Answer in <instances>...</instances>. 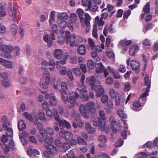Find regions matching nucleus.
<instances>
[{"mask_svg":"<svg viewBox=\"0 0 158 158\" xmlns=\"http://www.w3.org/2000/svg\"><path fill=\"white\" fill-rule=\"evenodd\" d=\"M98 78L97 76H91L86 78V82L90 85L92 89L96 91L97 92L96 96L99 97L103 94L104 90L100 85V82L97 80Z\"/></svg>","mask_w":158,"mask_h":158,"instance_id":"obj_1","label":"nucleus"},{"mask_svg":"<svg viewBox=\"0 0 158 158\" xmlns=\"http://www.w3.org/2000/svg\"><path fill=\"white\" fill-rule=\"evenodd\" d=\"M95 103L93 102H89L84 106L81 104L80 106L79 110L81 114L86 118H88L89 115V112L94 114L96 112Z\"/></svg>","mask_w":158,"mask_h":158,"instance_id":"obj_2","label":"nucleus"},{"mask_svg":"<svg viewBox=\"0 0 158 158\" xmlns=\"http://www.w3.org/2000/svg\"><path fill=\"white\" fill-rule=\"evenodd\" d=\"M52 29L53 32L52 33L49 35L46 34L43 37L44 40L47 43L49 47L52 45L53 40H55V35L57 34L58 32L57 25L56 24H53L52 27Z\"/></svg>","mask_w":158,"mask_h":158,"instance_id":"obj_3","label":"nucleus"},{"mask_svg":"<svg viewBox=\"0 0 158 158\" xmlns=\"http://www.w3.org/2000/svg\"><path fill=\"white\" fill-rule=\"evenodd\" d=\"M99 113L101 118L98 117L97 119H95L93 121V124L94 126L95 127L99 126L100 129L102 131H104L106 123L105 116V113L104 110H100Z\"/></svg>","mask_w":158,"mask_h":158,"instance_id":"obj_4","label":"nucleus"},{"mask_svg":"<svg viewBox=\"0 0 158 158\" xmlns=\"http://www.w3.org/2000/svg\"><path fill=\"white\" fill-rule=\"evenodd\" d=\"M0 49L2 52H4V53L1 54V56L8 59L11 58L10 54L12 52L14 49L12 46L9 45H3L1 46Z\"/></svg>","mask_w":158,"mask_h":158,"instance_id":"obj_5","label":"nucleus"},{"mask_svg":"<svg viewBox=\"0 0 158 158\" xmlns=\"http://www.w3.org/2000/svg\"><path fill=\"white\" fill-rule=\"evenodd\" d=\"M151 80L149 79L148 75H146L144 77V85L147 86L146 89H143V90L144 92L141 96L140 98L142 99L145 100L146 98L148 95V92L150 91L151 85Z\"/></svg>","mask_w":158,"mask_h":158,"instance_id":"obj_6","label":"nucleus"},{"mask_svg":"<svg viewBox=\"0 0 158 158\" xmlns=\"http://www.w3.org/2000/svg\"><path fill=\"white\" fill-rule=\"evenodd\" d=\"M72 116L75 117V118L74 120L73 126L75 128L77 127H81L83 125V123L80 119V116L78 113H77L75 111H74L72 113Z\"/></svg>","mask_w":158,"mask_h":158,"instance_id":"obj_7","label":"nucleus"},{"mask_svg":"<svg viewBox=\"0 0 158 158\" xmlns=\"http://www.w3.org/2000/svg\"><path fill=\"white\" fill-rule=\"evenodd\" d=\"M46 148L47 151L44 152V156L47 158H53V154L57 152L56 148L53 145H49Z\"/></svg>","mask_w":158,"mask_h":158,"instance_id":"obj_8","label":"nucleus"},{"mask_svg":"<svg viewBox=\"0 0 158 158\" xmlns=\"http://www.w3.org/2000/svg\"><path fill=\"white\" fill-rule=\"evenodd\" d=\"M62 91L61 92L62 99L66 103L69 101V98H68V95L66 93L68 90L66 84L65 82H62L61 85Z\"/></svg>","mask_w":158,"mask_h":158,"instance_id":"obj_9","label":"nucleus"},{"mask_svg":"<svg viewBox=\"0 0 158 158\" xmlns=\"http://www.w3.org/2000/svg\"><path fill=\"white\" fill-rule=\"evenodd\" d=\"M8 12L10 16L13 18V21H15L16 18V10L14 6H13V8H12L10 3H9Z\"/></svg>","mask_w":158,"mask_h":158,"instance_id":"obj_10","label":"nucleus"},{"mask_svg":"<svg viewBox=\"0 0 158 158\" xmlns=\"http://www.w3.org/2000/svg\"><path fill=\"white\" fill-rule=\"evenodd\" d=\"M69 31H66L65 33V36H59L58 38V42L60 44H63L66 41V44H68L69 43Z\"/></svg>","mask_w":158,"mask_h":158,"instance_id":"obj_11","label":"nucleus"},{"mask_svg":"<svg viewBox=\"0 0 158 158\" xmlns=\"http://www.w3.org/2000/svg\"><path fill=\"white\" fill-rule=\"evenodd\" d=\"M121 123L118 120L112 121L111 123V127L114 131H116L121 130Z\"/></svg>","mask_w":158,"mask_h":158,"instance_id":"obj_12","label":"nucleus"},{"mask_svg":"<svg viewBox=\"0 0 158 158\" xmlns=\"http://www.w3.org/2000/svg\"><path fill=\"white\" fill-rule=\"evenodd\" d=\"M85 76L84 74H82L81 77V81L82 85H80L77 88V89L80 92L82 93L87 91L86 89V87L84 85L85 82Z\"/></svg>","mask_w":158,"mask_h":158,"instance_id":"obj_13","label":"nucleus"},{"mask_svg":"<svg viewBox=\"0 0 158 158\" xmlns=\"http://www.w3.org/2000/svg\"><path fill=\"white\" fill-rule=\"evenodd\" d=\"M104 23V21L103 20L102 18H99V16H97L95 19V24L94 25L93 27L96 26L97 27V26H98V29L100 30H102Z\"/></svg>","mask_w":158,"mask_h":158,"instance_id":"obj_14","label":"nucleus"},{"mask_svg":"<svg viewBox=\"0 0 158 158\" xmlns=\"http://www.w3.org/2000/svg\"><path fill=\"white\" fill-rule=\"evenodd\" d=\"M78 97V94L77 93H74L72 96L70 95V108L73 107L75 103L76 100Z\"/></svg>","mask_w":158,"mask_h":158,"instance_id":"obj_15","label":"nucleus"},{"mask_svg":"<svg viewBox=\"0 0 158 158\" xmlns=\"http://www.w3.org/2000/svg\"><path fill=\"white\" fill-rule=\"evenodd\" d=\"M130 64L132 69L135 72L138 73L140 67L139 63L135 60H132L130 61Z\"/></svg>","mask_w":158,"mask_h":158,"instance_id":"obj_16","label":"nucleus"},{"mask_svg":"<svg viewBox=\"0 0 158 158\" xmlns=\"http://www.w3.org/2000/svg\"><path fill=\"white\" fill-rule=\"evenodd\" d=\"M139 50V47L136 44L131 46L129 49V54L131 56L135 55Z\"/></svg>","mask_w":158,"mask_h":158,"instance_id":"obj_17","label":"nucleus"},{"mask_svg":"<svg viewBox=\"0 0 158 158\" xmlns=\"http://www.w3.org/2000/svg\"><path fill=\"white\" fill-rule=\"evenodd\" d=\"M43 79L44 81V82L47 84H50L51 76L49 72L47 70L44 71L43 73Z\"/></svg>","mask_w":158,"mask_h":158,"instance_id":"obj_18","label":"nucleus"},{"mask_svg":"<svg viewBox=\"0 0 158 158\" xmlns=\"http://www.w3.org/2000/svg\"><path fill=\"white\" fill-rule=\"evenodd\" d=\"M98 140L99 142V146L101 148H103L106 145L107 139L106 137L103 135H101L98 137Z\"/></svg>","mask_w":158,"mask_h":158,"instance_id":"obj_19","label":"nucleus"},{"mask_svg":"<svg viewBox=\"0 0 158 158\" xmlns=\"http://www.w3.org/2000/svg\"><path fill=\"white\" fill-rule=\"evenodd\" d=\"M113 108V103L111 100H109L107 102L106 105L104 109L106 113L108 114H110L111 112V109Z\"/></svg>","mask_w":158,"mask_h":158,"instance_id":"obj_20","label":"nucleus"},{"mask_svg":"<svg viewBox=\"0 0 158 158\" xmlns=\"http://www.w3.org/2000/svg\"><path fill=\"white\" fill-rule=\"evenodd\" d=\"M85 128L86 131L89 133H93L95 131L94 128L91 126L89 122H85Z\"/></svg>","mask_w":158,"mask_h":158,"instance_id":"obj_21","label":"nucleus"},{"mask_svg":"<svg viewBox=\"0 0 158 158\" xmlns=\"http://www.w3.org/2000/svg\"><path fill=\"white\" fill-rule=\"evenodd\" d=\"M75 34H70V46L72 47L75 46L76 47L78 46V44H75Z\"/></svg>","mask_w":158,"mask_h":158,"instance_id":"obj_22","label":"nucleus"},{"mask_svg":"<svg viewBox=\"0 0 158 158\" xmlns=\"http://www.w3.org/2000/svg\"><path fill=\"white\" fill-rule=\"evenodd\" d=\"M78 53L80 55H84L86 52L85 46L84 44L80 45L77 49Z\"/></svg>","mask_w":158,"mask_h":158,"instance_id":"obj_23","label":"nucleus"},{"mask_svg":"<svg viewBox=\"0 0 158 158\" xmlns=\"http://www.w3.org/2000/svg\"><path fill=\"white\" fill-rule=\"evenodd\" d=\"M63 52L62 50L60 49H57L55 50L54 53V57L57 59H60L63 55Z\"/></svg>","mask_w":158,"mask_h":158,"instance_id":"obj_24","label":"nucleus"},{"mask_svg":"<svg viewBox=\"0 0 158 158\" xmlns=\"http://www.w3.org/2000/svg\"><path fill=\"white\" fill-rule=\"evenodd\" d=\"M96 71L98 73H102L104 70V68L101 62L98 63L96 64Z\"/></svg>","mask_w":158,"mask_h":158,"instance_id":"obj_25","label":"nucleus"},{"mask_svg":"<svg viewBox=\"0 0 158 158\" xmlns=\"http://www.w3.org/2000/svg\"><path fill=\"white\" fill-rule=\"evenodd\" d=\"M60 135L61 137L64 138L66 140H69V131L62 130L60 133Z\"/></svg>","mask_w":158,"mask_h":158,"instance_id":"obj_26","label":"nucleus"},{"mask_svg":"<svg viewBox=\"0 0 158 158\" xmlns=\"http://www.w3.org/2000/svg\"><path fill=\"white\" fill-rule=\"evenodd\" d=\"M59 126L60 128L66 127L68 128L69 126V123L65 120H60L59 122Z\"/></svg>","mask_w":158,"mask_h":158,"instance_id":"obj_27","label":"nucleus"},{"mask_svg":"<svg viewBox=\"0 0 158 158\" xmlns=\"http://www.w3.org/2000/svg\"><path fill=\"white\" fill-rule=\"evenodd\" d=\"M85 17V19H84V21L81 22L82 23H85V24L86 26H89L90 25V21L91 20V17L87 13H86L84 15Z\"/></svg>","mask_w":158,"mask_h":158,"instance_id":"obj_28","label":"nucleus"},{"mask_svg":"<svg viewBox=\"0 0 158 158\" xmlns=\"http://www.w3.org/2000/svg\"><path fill=\"white\" fill-rule=\"evenodd\" d=\"M18 128L20 131H22L26 128V125L23 120H22L18 123Z\"/></svg>","mask_w":158,"mask_h":158,"instance_id":"obj_29","label":"nucleus"},{"mask_svg":"<svg viewBox=\"0 0 158 158\" xmlns=\"http://www.w3.org/2000/svg\"><path fill=\"white\" fill-rule=\"evenodd\" d=\"M57 17L60 20H63L68 18V15L65 12L59 13L57 15Z\"/></svg>","mask_w":158,"mask_h":158,"instance_id":"obj_30","label":"nucleus"},{"mask_svg":"<svg viewBox=\"0 0 158 158\" xmlns=\"http://www.w3.org/2000/svg\"><path fill=\"white\" fill-rule=\"evenodd\" d=\"M128 130V126L127 123L125 121L124 122V130L121 134V136L124 139L127 138V132Z\"/></svg>","mask_w":158,"mask_h":158,"instance_id":"obj_31","label":"nucleus"},{"mask_svg":"<svg viewBox=\"0 0 158 158\" xmlns=\"http://www.w3.org/2000/svg\"><path fill=\"white\" fill-rule=\"evenodd\" d=\"M132 43L131 40H127L126 39L121 40L119 43L120 45L122 46H125L131 44Z\"/></svg>","mask_w":158,"mask_h":158,"instance_id":"obj_32","label":"nucleus"},{"mask_svg":"<svg viewBox=\"0 0 158 158\" xmlns=\"http://www.w3.org/2000/svg\"><path fill=\"white\" fill-rule=\"evenodd\" d=\"M3 61L1 63L6 68H10L12 67L11 62L8 60H7L2 59Z\"/></svg>","mask_w":158,"mask_h":158,"instance_id":"obj_33","label":"nucleus"},{"mask_svg":"<svg viewBox=\"0 0 158 158\" xmlns=\"http://www.w3.org/2000/svg\"><path fill=\"white\" fill-rule=\"evenodd\" d=\"M53 141V140L52 137L48 136H47L44 140V142L48 144V145L47 146H48L49 145H51V143H52ZM45 146L46 147L47 146L45 145Z\"/></svg>","mask_w":158,"mask_h":158,"instance_id":"obj_34","label":"nucleus"},{"mask_svg":"<svg viewBox=\"0 0 158 158\" xmlns=\"http://www.w3.org/2000/svg\"><path fill=\"white\" fill-rule=\"evenodd\" d=\"M109 94L111 98L112 99L119 96L118 93L115 92L114 90L112 88L110 89Z\"/></svg>","mask_w":158,"mask_h":158,"instance_id":"obj_35","label":"nucleus"},{"mask_svg":"<svg viewBox=\"0 0 158 158\" xmlns=\"http://www.w3.org/2000/svg\"><path fill=\"white\" fill-rule=\"evenodd\" d=\"M77 13L78 14L80 18L81 22H83L84 21V18L83 17L84 13V11L81 9H78L77 10Z\"/></svg>","mask_w":158,"mask_h":158,"instance_id":"obj_36","label":"nucleus"},{"mask_svg":"<svg viewBox=\"0 0 158 158\" xmlns=\"http://www.w3.org/2000/svg\"><path fill=\"white\" fill-rule=\"evenodd\" d=\"M117 113L119 116L123 119H125L127 118V115L126 113L122 110H118L117 111Z\"/></svg>","mask_w":158,"mask_h":158,"instance_id":"obj_37","label":"nucleus"},{"mask_svg":"<svg viewBox=\"0 0 158 158\" xmlns=\"http://www.w3.org/2000/svg\"><path fill=\"white\" fill-rule=\"evenodd\" d=\"M38 115L40 120L43 121H46L47 120L45 113L43 111H40L38 114Z\"/></svg>","mask_w":158,"mask_h":158,"instance_id":"obj_38","label":"nucleus"},{"mask_svg":"<svg viewBox=\"0 0 158 158\" xmlns=\"http://www.w3.org/2000/svg\"><path fill=\"white\" fill-rule=\"evenodd\" d=\"M77 141L79 145L87 146V143L83 139L79 136L77 139Z\"/></svg>","mask_w":158,"mask_h":158,"instance_id":"obj_39","label":"nucleus"},{"mask_svg":"<svg viewBox=\"0 0 158 158\" xmlns=\"http://www.w3.org/2000/svg\"><path fill=\"white\" fill-rule=\"evenodd\" d=\"M143 10L145 14L148 13L150 11V4L149 2H148L144 6L143 8Z\"/></svg>","mask_w":158,"mask_h":158,"instance_id":"obj_40","label":"nucleus"},{"mask_svg":"<svg viewBox=\"0 0 158 158\" xmlns=\"http://www.w3.org/2000/svg\"><path fill=\"white\" fill-rule=\"evenodd\" d=\"M68 58V56L65 57L64 59L63 60H61L60 61H57L56 62V67L57 68H59L62 67L60 65V64H65L66 63V60Z\"/></svg>","mask_w":158,"mask_h":158,"instance_id":"obj_41","label":"nucleus"},{"mask_svg":"<svg viewBox=\"0 0 158 158\" xmlns=\"http://www.w3.org/2000/svg\"><path fill=\"white\" fill-rule=\"evenodd\" d=\"M77 17L76 15L73 13L70 15V23H74L77 20Z\"/></svg>","mask_w":158,"mask_h":158,"instance_id":"obj_42","label":"nucleus"},{"mask_svg":"<svg viewBox=\"0 0 158 158\" xmlns=\"http://www.w3.org/2000/svg\"><path fill=\"white\" fill-rule=\"evenodd\" d=\"M58 25L60 27L62 28H64L68 26L69 28V25L67 24V22L65 21H61L58 23Z\"/></svg>","mask_w":158,"mask_h":158,"instance_id":"obj_43","label":"nucleus"},{"mask_svg":"<svg viewBox=\"0 0 158 158\" xmlns=\"http://www.w3.org/2000/svg\"><path fill=\"white\" fill-rule=\"evenodd\" d=\"M55 12L54 10L52 11L51 13L50 18L49 19V24L50 25H51L52 23V21L53 22L55 21Z\"/></svg>","mask_w":158,"mask_h":158,"instance_id":"obj_44","label":"nucleus"},{"mask_svg":"<svg viewBox=\"0 0 158 158\" xmlns=\"http://www.w3.org/2000/svg\"><path fill=\"white\" fill-rule=\"evenodd\" d=\"M5 130L7 132L6 133V134L8 136L10 137H12L13 136V132L12 128L9 127L6 128Z\"/></svg>","mask_w":158,"mask_h":158,"instance_id":"obj_45","label":"nucleus"},{"mask_svg":"<svg viewBox=\"0 0 158 158\" xmlns=\"http://www.w3.org/2000/svg\"><path fill=\"white\" fill-rule=\"evenodd\" d=\"M91 1H82V4L84 7H87L88 8L91 5Z\"/></svg>","mask_w":158,"mask_h":158,"instance_id":"obj_46","label":"nucleus"},{"mask_svg":"<svg viewBox=\"0 0 158 158\" xmlns=\"http://www.w3.org/2000/svg\"><path fill=\"white\" fill-rule=\"evenodd\" d=\"M18 27L15 24H13L12 25L11 30L14 35H15L17 32Z\"/></svg>","mask_w":158,"mask_h":158,"instance_id":"obj_47","label":"nucleus"},{"mask_svg":"<svg viewBox=\"0 0 158 158\" xmlns=\"http://www.w3.org/2000/svg\"><path fill=\"white\" fill-rule=\"evenodd\" d=\"M1 148L2 149L4 150V153L5 154H7L10 151L9 146H7L5 143L2 144Z\"/></svg>","mask_w":158,"mask_h":158,"instance_id":"obj_48","label":"nucleus"},{"mask_svg":"<svg viewBox=\"0 0 158 158\" xmlns=\"http://www.w3.org/2000/svg\"><path fill=\"white\" fill-rule=\"evenodd\" d=\"M133 109L135 110H136V108L140 107L141 106V104L139 103V101H135L133 102Z\"/></svg>","mask_w":158,"mask_h":158,"instance_id":"obj_49","label":"nucleus"},{"mask_svg":"<svg viewBox=\"0 0 158 158\" xmlns=\"http://www.w3.org/2000/svg\"><path fill=\"white\" fill-rule=\"evenodd\" d=\"M98 7L97 5H94L92 6L91 5L89 6L88 8L86 9V10H89L93 12H95L97 11L98 9Z\"/></svg>","mask_w":158,"mask_h":158,"instance_id":"obj_50","label":"nucleus"},{"mask_svg":"<svg viewBox=\"0 0 158 158\" xmlns=\"http://www.w3.org/2000/svg\"><path fill=\"white\" fill-rule=\"evenodd\" d=\"M23 115L27 119H29L30 121H32L34 120L31 114H29L27 112L24 113Z\"/></svg>","mask_w":158,"mask_h":158,"instance_id":"obj_51","label":"nucleus"},{"mask_svg":"<svg viewBox=\"0 0 158 158\" xmlns=\"http://www.w3.org/2000/svg\"><path fill=\"white\" fill-rule=\"evenodd\" d=\"M72 72L76 75H79L81 73L80 69L78 67H75L72 69Z\"/></svg>","mask_w":158,"mask_h":158,"instance_id":"obj_52","label":"nucleus"},{"mask_svg":"<svg viewBox=\"0 0 158 158\" xmlns=\"http://www.w3.org/2000/svg\"><path fill=\"white\" fill-rule=\"evenodd\" d=\"M106 54L107 56L109 58H114V52L111 50L107 49L106 51Z\"/></svg>","mask_w":158,"mask_h":158,"instance_id":"obj_53","label":"nucleus"},{"mask_svg":"<svg viewBox=\"0 0 158 158\" xmlns=\"http://www.w3.org/2000/svg\"><path fill=\"white\" fill-rule=\"evenodd\" d=\"M88 43L89 44V47L91 48L92 49H94L95 46L93 40L89 38L88 40Z\"/></svg>","mask_w":158,"mask_h":158,"instance_id":"obj_54","label":"nucleus"},{"mask_svg":"<svg viewBox=\"0 0 158 158\" xmlns=\"http://www.w3.org/2000/svg\"><path fill=\"white\" fill-rule=\"evenodd\" d=\"M87 66L89 69H92L94 67V64L91 60H89L87 62Z\"/></svg>","mask_w":158,"mask_h":158,"instance_id":"obj_55","label":"nucleus"},{"mask_svg":"<svg viewBox=\"0 0 158 158\" xmlns=\"http://www.w3.org/2000/svg\"><path fill=\"white\" fill-rule=\"evenodd\" d=\"M59 69H60V74L62 75H64L66 72V68L64 67H61L59 68H58Z\"/></svg>","mask_w":158,"mask_h":158,"instance_id":"obj_56","label":"nucleus"},{"mask_svg":"<svg viewBox=\"0 0 158 158\" xmlns=\"http://www.w3.org/2000/svg\"><path fill=\"white\" fill-rule=\"evenodd\" d=\"M131 88V85L129 82H126L124 85V90L126 91H128Z\"/></svg>","mask_w":158,"mask_h":158,"instance_id":"obj_57","label":"nucleus"},{"mask_svg":"<svg viewBox=\"0 0 158 158\" xmlns=\"http://www.w3.org/2000/svg\"><path fill=\"white\" fill-rule=\"evenodd\" d=\"M131 11L130 10H126L124 13L123 18L124 19H127L131 14Z\"/></svg>","mask_w":158,"mask_h":158,"instance_id":"obj_58","label":"nucleus"},{"mask_svg":"<svg viewBox=\"0 0 158 158\" xmlns=\"http://www.w3.org/2000/svg\"><path fill=\"white\" fill-rule=\"evenodd\" d=\"M97 31V27H96V26H94L93 29L92 35L93 36L96 38H97L98 37Z\"/></svg>","mask_w":158,"mask_h":158,"instance_id":"obj_59","label":"nucleus"},{"mask_svg":"<svg viewBox=\"0 0 158 158\" xmlns=\"http://www.w3.org/2000/svg\"><path fill=\"white\" fill-rule=\"evenodd\" d=\"M113 81V79L111 77H108L106 80V82L108 85H111L112 84Z\"/></svg>","mask_w":158,"mask_h":158,"instance_id":"obj_60","label":"nucleus"},{"mask_svg":"<svg viewBox=\"0 0 158 158\" xmlns=\"http://www.w3.org/2000/svg\"><path fill=\"white\" fill-rule=\"evenodd\" d=\"M46 131L47 133L51 135H53L54 134L53 129L50 127H48L47 128Z\"/></svg>","mask_w":158,"mask_h":158,"instance_id":"obj_61","label":"nucleus"},{"mask_svg":"<svg viewBox=\"0 0 158 158\" xmlns=\"http://www.w3.org/2000/svg\"><path fill=\"white\" fill-rule=\"evenodd\" d=\"M63 148L65 152L67 150L69 149V142L68 141L64 143L63 146Z\"/></svg>","mask_w":158,"mask_h":158,"instance_id":"obj_62","label":"nucleus"},{"mask_svg":"<svg viewBox=\"0 0 158 158\" xmlns=\"http://www.w3.org/2000/svg\"><path fill=\"white\" fill-rule=\"evenodd\" d=\"M123 141L122 139H120L117 141L115 143V146L117 147H119L123 145Z\"/></svg>","mask_w":158,"mask_h":158,"instance_id":"obj_63","label":"nucleus"},{"mask_svg":"<svg viewBox=\"0 0 158 158\" xmlns=\"http://www.w3.org/2000/svg\"><path fill=\"white\" fill-rule=\"evenodd\" d=\"M50 101L51 104L52 105H55L56 103V101L55 96H53L50 98Z\"/></svg>","mask_w":158,"mask_h":158,"instance_id":"obj_64","label":"nucleus"}]
</instances>
